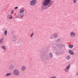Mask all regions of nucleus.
<instances>
[{"instance_id":"nucleus-1","label":"nucleus","mask_w":78,"mask_h":78,"mask_svg":"<svg viewBox=\"0 0 78 78\" xmlns=\"http://www.w3.org/2000/svg\"><path fill=\"white\" fill-rule=\"evenodd\" d=\"M51 0H43V5L44 6H47L50 4Z\"/></svg>"},{"instance_id":"nucleus-2","label":"nucleus","mask_w":78,"mask_h":78,"mask_svg":"<svg viewBox=\"0 0 78 78\" xmlns=\"http://www.w3.org/2000/svg\"><path fill=\"white\" fill-rule=\"evenodd\" d=\"M37 3V1L36 0H32L30 3V5L32 6H34L36 5Z\"/></svg>"},{"instance_id":"nucleus-3","label":"nucleus","mask_w":78,"mask_h":78,"mask_svg":"<svg viewBox=\"0 0 78 78\" xmlns=\"http://www.w3.org/2000/svg\"><path fill=\"white\" fill-rule=\"evenodd\" d=\"M13 73L14 75L17 76V75H19V71L18 69H15L13 71Z\"/></svg>"},{"instance_id":"nucleus-4","label":"nucleus","mask_w":78,"mask_h":78,"mask_svg":"<svg viewBox=\"0 0 78 78\" xmlns=\"http://www.w3.org/2000/svg\"><path fill=\"white\" fill-rule=\"evenodd\" d=\"M70 35L71 37H75L76 36L75 33L73 32H71L70 33Z\"/></svg>"},{"instance_id":"nucleus-5","label":"nucleus","mask_w":78,"mask_h":78,"mask_svg":"<svg viewBox=\"0 0 78 78\" xmlns=\"http://www.w3.org/2000/svg\"><path fill=\"white\" fill-rule=\"evenodd\" d=\"M70 65H69L66 67L65 69V71L66 72H69V68H70Z\"/></svg>"},{"instance_id":"nucleus-6","label":"nucleus","mask_w":78,"mask_h":78,"mask_svg":"<svg viewBox=\"0 0 78 78\" xmlns=\"http://www.w3.org/2000/svg\"><path fill=\"white\" fill-rule=\"evenodd\" d=\"M69 54H70V55H74V53H73V51L70 50L69 51Z\"/></svg>"},{"instance_id":"nucleus-7","label":"nucleus","mask_w":78,"mask_h":78,"mask_svg":"<svg viewBox=\"0 0 78 78\" xmlns=\"http://www.w3.org/2000/svg\"><path fill=\"white\" fill-rule=\"evenodd\" d=\"M26 69V67L25 66H23L21 67V70L22 71H24Z\"/></svg>"},{"instance_id":"nucleus-8","label":"nucleus","mask_w":78,"mask_h":78,"mask_svg":"<svg viewBox=\"0 0 78 78\" xmlns=\"http://www.w3.org/2000/svg\"><path fill=\"white\" fill-rule=\"evenodd\" d=\"M20 12L21 14H23V13H24V10L23 9H22L20 10Z\"/></svg>"},{"instance_id":"nucleus-9","label":"nucleus","mask_w":78,"mask_h":78,"mask_svg":"<svg viewBox=\"0 0 78 78\" xmlns=\"http://www.w3.org/2000/svg\"><path fill=\"white\" fill-rule=\"evenodd\" d=\"M8 17L9 19H12V16L11 15H9L8 16Z\"/></svg>"},{"instance_id":"nucleus-10","label":"nucleus","mask_w":78,"mask_h":78,"mask_svg":"<svg viewBox=\"0 0 78 78\" xmlns=\"http://www.w3.org/2000/svg\"><path fill=\"white\" fill-rule=\"evenodd\" d=\"M12 75V73H7L5 75V76H10V75Z\"/></svg>"},{"instance_id":"nucleus-11","label":"nucleus","mask_w":78,"mask_h":78,"mask_svg":"<svg viewBox=\"0 0 78 78\" xmlns=\"http://www.w3.org/2000/svg\"><path fill=\"white\" fill-rule=\"evenodd\" d=\"M52 36H54L55 37H57V36H58V35L57 34H55L54 35H52V36H51L50 38L51 39L53 38L52 37Z\"/></svg>"},{"instance_id":"nucleus-12","label":"nucleus","mask_w":78,"mask_h":78,"mask_svg":"<svg viewBox=\"0 0 78 78\" xmlns=\"http://www.w3.org/2000/svg\"><path fill=\"white\" fill-rule=\"evenodd\" d=\"M4 50V52H6V48H5V46H2L1 47Z\"/></svg>"},{"instance_id":"nucleus-13","label":"nucleus","mask_w":78,"mask_h":78,"mask_svg":"<svg viewBox=\"0 0 78 78\" xmlns=\"http://www.w3.org/2000/svg\"><path fill=\"white\" fill-rule=\"evenodd\" d=\"M77 1H78V0H73V3L75 4V3H76Z\"/></svg>"},{"instance_id":"nucleus-14","label":"nucleus","mask_w":78,"mask_h":78,"mask_svg":"<svg viewBox=\"0 0 78 78\" xmlns=\"http://www.w3.org/2000/svg\"><path fill=\"white\" fill-rule=\"evenodd\" d=\"M73 45H69V47L71 48H73Z\"/></svg>"},{"instance_id":"nucleus-15","label":"nucleus","mask_w":78,"mask_h":78,"mask_svg":"<svg viewBox=\"0 0 78 78\" xmlns=\"http://www.w3.org/2000/svg\"><path fill=\"white\" fill-rule=\"evenodd\" d=\"M20 16L21 17H23L24 16V15H23V14H20Z\"/></svg>"},{"instance_id":"nucleus-16","label":"nucleus","mask_w":78,"mask_h":78,"mask_svg":"<svg viewBox=\"0 0 78 78\" xmlns=\"http://www.w3.org/2000/svg\"><path fill=\"white\" fill-rule=\"evenodd\" d=\"M4 34L5 36H6L7 34V30H5L4 32Z\"/></svg>"},{"instance_id":"nucleus-17","label":"nucleus","mask_w":78,"mask_h":78,"mask_svg":"<svg viewBox=\"0 0 78 78\" xmlns=\"http://www.w3.org/2000/svg\"><path fill=\"white\" fill-rule=\"evenodd\" d=\"M49 56L51 58V57H52L53 55H52V54L51 53H49Z\"/></svg>"},{"instance_id":"nucleus-18","label":"nucleus","mask_w":78,"mask_h":78,"mask_svg":"<svg viewBox=\"0 0 78 78\" xmlns=\"http://www.w3.org/2000/svg\"><path fill=\"white\" fill-rule=\"evenodd\" d=\"M3 41V39L2 38L0 39V44H1V43H2V41Z\"/></svg>"},{"instance_id":"nucleus-19","label":"nucleus","mask_w":78,"mask_h":78,"mask_svg":"<svg viewBox=\"0 0 78 78\" xmlns=\"http://www.w3.org/2000/svg\"><path fill=\"white\" fill-rule=\"evenodd\" d=\"M11 14L12 15L13 14H14V11L13 10L11 12Z\"/></svg>"},{"instance_id":"nucleus-20","label":"nucleus","mask_w":78,"mask_h":78,"mask_svg":"<svg viewBox=\"0 0 78 78\" xmlns=\"http://www.w3.org/2000/svg\"><path fill=\"white\" fill-rule=\"evenodd\" d=\"M67 59H70V56H68L67 57Z\"/></svg>"},{"instance_id":"nucleus-21","label":"nucleus","mask_w":78,"mask_h":78,"mask_svg":"<svg viewBox=\"0 0 78 78\" xmlns=\"http://www.w3.org/2000/svg\"><path fill=\"white\" fill-rule=\"evenodd\" d=\"M34 35V33H32L30 36L31 37H33Z\"/></svg>"},{"instance_id":"nucleus-22","label":"nucleus","mask_w":78,"mask_h":78,"mask_svg":"<svg viewBox=\"0 0 78 78\" xmlns=\"http://www.w3.org/2000/svg\"><path fill=\"white\" fill-rule=\"evenodd\" d=\"M56 78V77L55 76H53V77H51L50 78Z\"/></svg>"},{"instance_id":"nucleus-23","label":"nucleus","mask_w":78,"mask_h":78,"mask_svg":"<svg viewBox=\"0 0 78 78\" xmlns=\"http://www.w3.org/2000/svg\"><path fill=\"white\" fill-rule=\"evenodd\" d=\"M18 8V7H16L15 8V9H17Z\"/></svg>"},{"instance_id":"nucleus-24","label":"nucleus","mask_w":78,"mask_h":78,"mask_svg":"<svg viewBox=\"0 0 78 78\" xmlns=\"http://www.w3.org/2000/svg\"><path fill=\"white\" fill-rule=\"evenodd\" d=\"M42 8L43 9H44V8H43V7H42Z\"/></svg>"},{"instance_id":"nucleus-25","label":"nucleus","mask_w":78,"mask_h":78,"mask_svg":"<svg viewBox=\"0 0 78 78\" xmlns=\"http://www.w3.org/2000/svg\"><path fill=\"white\" fill-rule=\"evenodd\" d=\"M51 6V5H50L49 6Z\"/></svg>"},{"instance_id":"nucleus-26","label":"nucleus","mask_w":78,"mask_h":78,"mask_svg":"<svg viewBox=\"0 0 78 78\" xmlns=\"http://www.w3.org/2000/svg\"><path fill=\"white\" fill-rule=\"evenodd\" d=\"M77 75H78V74Z\"/></svg>"}]
</instances>
